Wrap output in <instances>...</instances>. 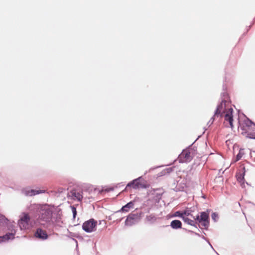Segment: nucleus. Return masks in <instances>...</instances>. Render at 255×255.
Wrapping results in <instances>:
<instances>
[{"label":"nucleus","mask_w":255,"mask_h":255,"mask_svg":"<svg viewBox=\"0 0 255 255\" xmlns=\"http://www.w3.org/2000/svg\"><path fill=\"white\" fill-rule=\"evenodd\" d=\"M229 96L227 93H223L222 95V102L221 104L217 106V109L215 112L214 115L209 121L208 125L210 126L215 120V117L223 116L225 114V120L229 122L230 126L231 128H233V109L230 107V103L229 101Z\"/></svg>","instance_id":"obj_1"},{"label":"nucleus","mask_w":255,"mask_h":255,"mask_svg":"<svg viewBox=\"0 0 255 255\" xmlns=\"http://www.w3.org/2000/svg\"><path fill=\"white\" fill-rule=\"evenodd\" d=\"M242 134L249 138L255 139V124L249 119L245 120L240 126Z\"/></svg>","instance_id":"obj_2"},{"label":"nucleus","mask_w":255,"mask_h":255,"mask_svg":"<svg viewBox=\"0 0 255 255\" xmlns=\"http://www.w3.org/2000/svg\"><path fill=\"white\" fill-rule=\"evenodd\" d=\"M37 212L38 218L41 221L47 222L51 219L52 212L47 205H39Z\"/></svg>","instance_id":"obj_3"},{"label":"nucleus","mask_w":255,"mask_h":255,"mask_svg":"<svg viewBox=\"0 0 255 255\" xmlns=\"http://www.w3.org/2000/svg\"><path fill=\"white\" fill-rule=\"evenodd\" d=\"M97 221L94 219H91L84 222L82 225V229L86 233H92L96 230Z\"/></svg>","instance_id":"obj_4"},{"label":"nucleus","mask_w":255,"mask_h":255,"mask_svg":"<svg viewBox=\"0 0 255 255\" xmlns=\"http://www.w3.org/2000/svg\"><path fill=\"white\" fill-rule=\"evenodd\" d=\"M128 187H132L134 189L138 188H145L146 187L144 183V180L142 177H139L129 182L126 186V189Z\"/></svg>","instance_id":"obj_5"},{"label":"nucleus","mask_w":255,"mask_h":255,"mask_svg":"<svg viewBox=\"0 0 255 255\" xmlns=\"http://www.w3.org/2000/svg\"><path fill=\"white\" fill-rule=\"evenodd\" d=\"M193 151L192 149H187L183 150L178 157L179 162L181 163L190 162L193 158Z\"/></svg>","instance_id":"obj_6"},{"label":"nucleus","mask_w":255,"mask_h":255,"mask_svg":"<svg viewBox=\"0 0 255 255\" xmlns=\"http://www.w3.org/2000/svg\"><path fill=\"white\" fill-rule=\"evenodd\" d=\"M30 218L28 214L23 213L18 221V225L21 230H26L30 227Z\"/></svg>","instance_id":"obj_7"},{"label":"nucleus","mask_w":255,"mask_h":255,"mask_svg":"<svg viewBox=\"0 0 255 255\" xmlns=\"http://www.w3.org/2000/svg\"><path fill=\"white\" fill-rule=\"evenodd\" d=\"M193 219L198 221L201 226L205 228H207L209 225V215L205 212H201L200 216L197 215L196 218L193 217Z\"/></svg>","instance_id":"obj_8"},{"label":"nucleus","mask_w":255,"mask_h":255,"mask_svg":"<svg viewBox=\"0 0 255 255\" xmlns=\"http://www.w3.org/2000/svg\"><path fill=\"white\" fill-rule=\"evenodd\" d=\"M140 220V216L138 214H130L127 217L125 225L128 226H131L138 222Z\"/></svg>","instance_id":"obj_9"},{"label":"nucleus","mask_w":255,"mask_h":255,"mask_svg":"<svg viewBox=\"0 0 255 255\" xmlns=\"http://www.w3.org/2000/svg\"><path fill=\"white\" fill-rule=\"evenodd\" d=\"M34 236L36 238L42 240H45L48 238V235L46 231L40 228H38L36 230Z\"/></svg>","instance_id":"obj_10"},{"label":"nucleus","mask_w":255,"mask_h":255,"mask_svg":"<svg viewBox=\"0 0 255 255\" xmlns=\"http://www.w3.org/2000/svg\"><path fill=\"white\" fill-rule=\"evenodd\" d=\"M70 196L73 200L81 201L83 199L82 192L76 190H72L70 192Z\"/></svg>","instance_id":"obj_11"},{"label":"nucleus","mask_w":255,"mask_h":255,"mask_svg":"<svg viewBox=\"0 0 255 255\" xmlns=\"http://www.w3.org/2000/svg\"><path fill=\"white\" fill-rule=\"evenodd\" d=\"M46 192L45 190H34V189H30L28 190H25L23 191L24 194L26 196H32L37 194H39L40 193H44Z\"/></svg>","instance_id":"obj_12"},{"label":"nucleus","mask_w":255,"mask_h":255,"mask_svg":"<svg viewBox=\"0 0 255 255\" xmlns=\"http://www.w3.org/2000/svg\"><path fill=\"white\" fill-rule=\"evenodd\" d=\"M14 238V234L7 233L5 235L0 236V243L12 240Z\"/></svg>","instance_id":"obj_13"},{"label":"nucleus","mask_w":255,"mask_h":255,"mask_svg":"<svg viewBox=\"0 0 255 255\" xmlns=\"http://www.w3.org/2000/svg\"><path fill=\"white\" fill-rule=\"evenodd\" d=\"M245 171V167H243L241 168V171L237 174L236 177L238 181L241 182L244 181Z\"/></svg>","instance_id":"obj_14"},{"label":"nucleus","mask_w":255,"mask_h":255,"mask_svg":"<svg viewBox=\"0 0 255 255\" xmlns=\"http://www.w3.org/2000/svg\"><path fill=\"white\" fill-rule=\"evenodd\" d=\"M171 227L173 229H178L182 228V223L178 220H173L170 223Z\"/></svg>","instance_id":"obj_15"},{"label":"nucleus","mask_w":255,"mask_h":255,"mask_svg":"<svg viewBox=\"0 0 255 255\" xmlns=\"http://www.w3.org/2000/svg\"><path fill=\"white\" fill-rule=\"evenodd\" d=\"M133 206L134 202L130 201L127 203L126 205L124 206L121 210L123 212H128L130 209L133 207Z\"/></svg>","instance_id":"obj_16"},{"label":"nucleus","mask_w":255,"mask_h":255,"mask_svg":"<svg viewBox=\"0 0 255 255\" xmlns=\"http://www.w3.org/2000/svg\"><path fill=\"white\" fill-rule=\"evenodd\" d=\"M182 220L184 221V222L185 223H187V224L190 225L192 226L196 227V222L195 221L196 220H195L194 219L192 220L191 219H189L187 217H183L182 218Z\"/></svg>","instance_id":"obj_17"},{"label":"nucleus","mask_w":255,"mask_h":255,"mask_svg":"<svg viewBox=\"0 0 255 255\" xmlns=\"http://www.w3.org/2000/svg\"><path fill=\"white\" fill-rule=\"evenodd\" d=\"M146 218L147 221L150 222H154L156 220V217L153 214H151L149 216H146Z\"/></svg>","instance_id":"obj_18"},{"label":"nucleus","mask_w":255,"mask_h":255,"mask_svg":"<svg viewBox=\"0 0 255 255\" xmlns=\"http://www.w3.org/2000/svg\"><path fill=\"white\" fill-rule=\"evenodd\" d=\"M244 154V151L243 149H240L238 154L237 155L236 157V161L240 160Z\"/></svg>","instance_id":"obj_19"},{"label":"nucleus","mask_w":255,"mask_h":255,"mask_svg":"<svg viewBox=\"0 0 255 255\" xmlns=\"http://www.w3.org/2000/svg\"><path fill=\"white\" fill-rule=\"evenodd\" d=\"M182 214H183V217H188L189 216H190L191 217H192L193 218L194 217L192 216V215L191 214L190 210H185L183 212H182Z\"/></svg>","instance_id":"obj_20"},{"label":"nucleus","mask_w":255,"mask_h":255,"mask_svg":"<svg viewBox=\"0 0 255 255\" xmlns=\"http://www.w3.org/2000/svg\"><path fill=\"white\" fill-rule=\"evenodd\" d=\"M211 217L213 220H214L215 222H216L218 218V215L216 213H213L211 215Z\"/></svg>","instance_id":"obj_21"},{"label":"nucleus","mask_w":255,"mask_h":255,"mask_svg":"<svg viewBox=\"0 0 255 255\" xmlns=\"http://www.w3.org/2000/svg\"><path fill=\"white\" fill-rule=\"evenodd\" d=\"M72 212L73 213V218H75L77 214L76 208L74 206H71Z\"/></svg>","instance_id":"obj_22"},{"label":"nucleus","mask_w":255,"mask_h":255,"mask_svg":"<svg viewBox=\"0 0 255 255\" xmlns=\"http://www.w3.org/2000/svg\"><path fill=\"white\" fill-rule=\"evenodd\" d=\"M174 216H178L179 217H180L182 219L183 217L182 212H180V211H177V212H176L175 213Z\"/></svg>","instance_id":"obj_23"},{"label":"nucleus","mask_w":255,"mask_h":255,"mask_svg":"<svg viewBox=\"0 0 255 255\" xmlns=\"http://www.w3.org/2000/svg\"><path fill=\"white\" fill-rule=\"evenodd\" d=\"M113 190H114V188H113V187H110V188L105 189V191L106 192H110V191H113Z\"/></svg>","instance_id":"obj_24"},{"label":"nucleus","mask_w":255,"mask_h":255,"mask_svg":"<svg viewBox=\"0 0 255 255\" xmlns=\"http://www.w3.org/2000/svg\"><path fill=\"white\" fill-rule=\"evenodd\" d=\"M195 235L198 236H199V237L200 236V235L199 234H198V233H195Z\"/></svg>","instance_id":"obj_25"},{"label":"nucleus","mask_w":255,"mask_h":255,"mask_svg":"<svg viewBox=\"0 0 255 255\" xmlns=\"http://www.w3.org/2000/svg\"><path fill=\"white\" fill-rule=\"evenodd\" d=\"M189 232H191V233H193L194 232L193 231H189Z\"/></svg>","instance_id":"obj_26"},{"label":"nucleus","mask_w":255,"mask_h":255,"mask_svg":"<svg viewBox=\"0 0 255 255\" xmlns=\"http://www.w3.org/2000/svg\"><path fill=\"white\" fill-rule=\"evenodd\" d=\"M208 243H209V245H210V246H211V247L212 248V246H211V244H210L209 242H208Z\"/></svg>","instance_id":"obj_27"},{"label":"nucleus","mask_w":255,"mask_h":255,"mask_svg":"<svg viewBox=\"0 0 255 255\" xmlns=\"http://www.w3.org/2000/svg\"><path fill=\"white\" fill-rule=\"evenodd\" d=\"M203 238V239H205V238L204 237H203V238Z\"/></svg>","instance_id":"obj_28"}]
</instances>
